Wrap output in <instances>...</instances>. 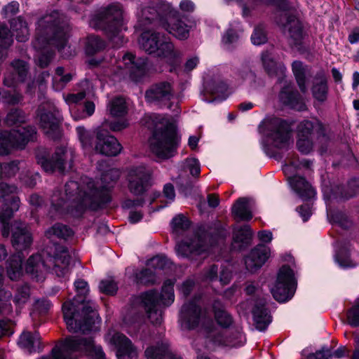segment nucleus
<instances>
[{
    "mask_svg": "<svg viewBox=\"0 0 359 359\" xmlns=\"http://www.w3.org/2000/svg\"><path fill=\"white\" fill-rule=\"evenodd\" d=\"M51 305L50 302L45 299L36 300L35 302V308L40 313L47 312L51 307Z\"/></svg>",
    "mask_w": 359,
    "mask_h": 359,
    "instance_id": "64",
    "label": "nucleus"
},
{
    "mask_svg": "<svg viewBox=\"0 0 359 359\" xmlns=\"http://www.w3.org/2000/svg\"><path fill=\"white\" fill-rule=\"evenodd\" d=\"M251 238L252 231L248 225H245L243 227L235 229L233 232V248L241 250L249 244Z\"/></svg>",
    "mask_w": 359,
    "mask_h": 359,
    "instance_id": "33",
    "label": "nucleus"
},
{
    "mask_svg": "<svg viewBox=\"0 0 359 359\" xmlns=\"http://www.w3.org/2000/svg\"><path fill=\"white\" fill-rule=\"evenodd\" d=\"M29 297L30 289L27 285H25L17 289L13 301L17 306H22L29 301Z\"/></svg>",
    "mask_w": 359,
    "mask_h": 359,
    "instance_id": "47",
    "label": "nucleus"
},
{
    "mask_svg": "<svg viewBox=\"0 0 359 359\" xmlns=\"http://www.w3.org/2000/svg\"><path fill=\"white\" fill-rule=\"evenodd\" d=\"M145 119L148 128L151 130L148 140L151 151L163 159L173 156L179 142L173 125L158 114L147 115Z\"/></svg>",
    "mask_w": 359,
    "mask_h": 359,
    "instance_id": "4",
    "label": "nucleus"
},
{
    "mask_svg": "<svg viewBox=\"0 0 359 359\" xmlns=\"http://www.w3.org/2000/svg\"><path fill=\"white\" fill-rule=\"evenodd\" d=\"M79 139L83 148H90L92 146L93 134L83 126L76 128Z\"/></svg>",
    "mask_w": 359,
    "mask_h": 359,
    "instance_id": "50",
    "label": "nucleus"
},
{
    "mask_svg": "<svg viewBox=\"0 0 359 359\" xmlns=\"http://www.w3.org/2000/svg\"><path fill=\"white\" fill-rule=\"evenodd\" d=\"M3 269L0 267V314H9L12 312V305L8 300L12 297L11 292L2 289Z\"/></svg>",
    "mask_w": 359,
    "mask_h": 359,
    "instance_id": "38",
    "label": "nucleus"
},
{
    "mask_svg": "<svg viewBox=\"0 0 359 359\" xmlns=\"http://www.w3.org/2000/svg\"><path fill=\"white\" fill-rule=\"evenodd\" d=\"M292 66V72L295 76L300 90L303 93L306 92V87L305 85V69L303 67L302 62L300 61H294Z\"/></svg>",
    "mask_w": 359,
    "mask_h": 359,
    "instance_id": "45",
    "label": "nucleus"
},
{
    "mask_svg": "<svg viewBox=\"0 0 359 359\" xmlns=\"http://www.w3.org/2000/svg\"><path fill=\"white\" fill-rule=\"evenodd\" d=\"M99 289L102 293L112 295L116 293L118 287L116 283L113 280L106 279L100 282Z\"/></svg>",
    "mask_w": 359,
    "mask_h": 359,
    "instance_id": "54",
    "label": "nucleus"
},
{
    "mask_svg": "<svg viewBox=\"0 0 359 359\" xmlns=\"http://www.w3.org/2000/svg\"><path fill=\"white\" fill-rule=\"evenodd\" d=\"M12 65L18 74L19 80L23 81L27 72V64L22 60H18L13 61Z\"/></svg>",
    "mask_w": 359,
    "mask_h": 359,
    "instance_id": "58",
    "label": "nucleus"
},
{
    "mask_svg": "<svg viewBox=\"0 0 359 359\" xmlns=\"http://www.w3.org/2000/svg\"><path fill=\"white\" fill-rule=\"evenodd\" d=\"M145 355L147 359H180L172 357L165 344L158 347L147 348L145 351Z\"/></svg>",
    "mask_w": 359,
    "mask_h": 359,
    "instance_id": "36",
    "label": "nucleus"
},
{
    "mask_svg": "<svg viewBox=\"0 0 359 359\" xmlns=\"http://www.w3.org/2000/svg\"><path fill=\"white\" fill-rule=\"evenodd\" d=\"M17 192L15 186L0 182V222L2 224L1 234L5 238L9 236L8 220L20 208Z\"/></svg>",
    "mask_w": 359,
    "mask_h": 359,
    "instance_id": "10",
    "label": "nucleus"
},
{
    "mask_svg": "<svg viewBox=\"0 0 359 359\" xmlns=\"http://www.w3.org/2000/svg\"><path fill=\"white\" fill-rule=\"evenodd\" d=\"M296 281L292 270L283 266L279 271L276 283L271 288V293L276 300L284 302L294 294Z\"/></svg>",
    "mask_w": 359,
    "mask_h": 359,
    "instance_id": "14",
    "label": "nucleus"
},
{
    "mask_svg": "<svg viewBox=\"0 0 359 359\" xmlns=\"http://www.w3.org/2000/svg\"><path fill=\"white\" fill-rule=\"evenodd\" d=\"M284 32H287L288 36L294 45L299 44L303 38V31L301 22L295 18L288 19L284 25Z\"/></svg>",
    "mask_w": 359,
    "mask_h": 359,
    "instance_id": "30",
    "label": "nucleus"
},
{
    "mask_svg": "<svg viewBox=\"0 0 359 359\" xmlns=\"http://www.w3.org/2000/svg\"><path fill=\"white\" fill-rule=\"evenodd\" d=\"M25 121V114L20 109L11 110L6 118V123L8 126H15Z\"/></svg>",
    "mask_w": 359,
    "mask_h": 359,
    "instance_id": "48",
    "label": "nucleus"
},
{
    "mask_svg": "<svg viewBox=\"0 0 359 359\" xmlns=\"http://www.w3.org/2000/svg\"><path fill=\"white\" fill-rule=\"evenodd\" d=\"M53 53L52 51L46 50V52H43L40 53L38 56L37 63L41 67H46L50 63L51 59L53 58Z\"/></svg>",
    "mask_w": 359,
    "mask_h": 359,
    "instance_id": "62",
    "label": "nucleus"
},
{
    "mask_svg": "<svg viewBox=\"0 0 359 359\" xmlns=\"http://www.w3.org/2000/svg\"><path fill=\"white\" fill-rule=\"evenodd\" d=\"M69 26L57 11L43 16L37 22L34 48L42 50L48 44L55 46L61 51L66 46Z\"/></svg>",
    "mask_w": 359,
    "mask_h": 359,
    "instance_id": "5",
    "label": "nucleus"
},
{
    "mask_svg": "<svg viewBox=\"0 0 359 359\" xmlns=\"http://www.w3.org/2000/svg\"><path fill=\"white\" fill-rule=\"evenodd\" d=\"M162 26L179 39H186L189 35L188 26L177 17L168 16L167 22H163Z\"/></svg>",
    "mask_w": 359,
    "mask_h": 359,
    "instance_id": "26",
    "label": "nucleus"
},
{
    "mask_svg": "<svg viewBox=\"0 0 359 359\" xmlns=\"http://www.w3.org/2000/svg\"><path fill=\"white\" fill-rule=\"evenodd\" d=\"M269 136L274 147L283 148L292 142L291 126L287 121L274 117L266 122Z\"/></svg>",
    "mask_w": 359,
    "mask_h": 359,
    "instance_id": "15",
    "label": "nucleus"
},
{
    "mask_svg": "<svg viewBox=\"0 0 359 359\" xmlns=\"http://www.w3.org/2000/svg\"><path fill=\"white\" fill-rule=\"evenodd\" d=\"M213 309L215 320L219 325L222 327H228L232 324L233 320L231 316L223 309L219 302L215 301L214 302Z\"/></svg>",
    "mask_w": 359,
    "mask_h": 359,
    "instance_id": "37",
    "label": "nucleus"
},
{
    "mask_svg": "<svg viewBox=\"0 0 359 359\" xmlns=\"http://www.w3.org/2000/svg\"><path fill=\"white\" fill-rule=\"evenodd\" d=\"M151 170L144 165H138L130 169L128 175V189L134 195L144 193L151 179Z\"/></svg>",
    "mask_w": 359,
    "mask_h": 359,
    "instance_id": "16",
    "label": "nucleus"
},
{
    "mask_svg": "<svg viewBox=\"0 0 359 359\" xmlns=\"http://www.w3.org/2000/svg\"><path fill=\"white\" fill-rule=\"evenodd\" d=\"M122 149L121 144L116 137L107 134V131L99 129L97 132L95 151L101 154L114 156Z\"/></svg>",
    "mask_w": 359,
    "mask_h": 359,
    "instance_id": "19",
    "label": "nucleus"
},
{
    "mask_svg": "<svg viewBox=\"0 0 359 359\" xmlns=\"http://www.w3.org/2000/svg\"><path fill=\"white\" fill-rule=\"evenodd\" d=\"M180 322L183 329L199 327L200 331L205 337L206 346L212 349L219 346L238 347L242 346L245 337L241 331L238 330L233 337H224L215 328L212 319L206 311H202L194 303L184 304L180 311Z\"/></svg>",
    "mask_w": 359,
    "mask_h": 359,
    "instance_id": "2",
    "label": "nucleus"
},
{
    "mask_svg": "<svg viewBox=\"0 0 359 359\" xmlns=\"http://www.w3.org/2000/svg\"><path fill=\"white\" fill-rule=\"evenodd\" d=\"M46 234L49 238H52L53 236H55L59 238L67 239L73 235V231L66 225L57 224L47 230Z\"/></svg>",
    "mask_w": 359,
    "mask_h": 359,
    "instance_id": "40",
    "label": "nucleus"
},
{
    "mask_svg": "<svg viewBox=\"0 0 359 359\" xmlns=\"http://www.w3.org/2000/svg\"><path fill=\"white\" fill-rule=\"evenodd\" d=\"M269 248L263 245H259L251 250L245 257L246 269L254 272L261 268L269 257Z\"/></svg>",
    "mask_w": 359,
    "mask_h": 359,
    "instance_id": "22",
    "label": "nucleus"
},
{
    "mask_svg": "<svg viewBox=\"0 0 359 359\" xmlns=\"http://www.w3.org/2000/svg\"><path fill=\"white\" fill-rule=\"evenodd\" d=\"M88 93V92L83 90L78 93L68 94L66 96L64 95V99L68 104H76L83 100Z\"/></svg>",
    "mask_w": 359,
    "mask_h": 359,
    "instance_id": "59",
    "label": "nucleus"
},
{
    "mask_svg": "<svg viewBox=\"0 0 359 359\" xmlns=\"http://www.w3.org/2000/svg\"><path fill=\"white\" fill-rule=\"evenodd\" d=\"M290 183L293 189L304 200L313 198L316 192L311 186L299 176H294L290 179Z\"/></svg>",
    "mask_w": 359,
    "mask_h": 359,
    "instance_id": "28",
    "label": "nucleus"
},
{
    "mask_svg": "<svg viewBox=\"0 0 359 359\" xmlns=\"http://www.w3.org/2000/svg\"><path fill=\"white\" fill-rule=\"evenodd\" d=\"M13 42L10 33L5 25H0V48H7Z\"/></svg>",
    "mask_w": 359,
    "mask_h": 359,
    "instance_id": "56",
    "label": "nucleus"
},
{
    "mask_svg": "<svg viewBox=\"0 0 359 359\" xmlns=\"http://www.w3.org/2000/svg\"><path fill=\"white\" fill-rule=\"evenodd\" d=\"M19 168L16 162H11L1 164L0 176L1 177H10L15 175Z\"/></svg>",
    "mask_w": 359,
    "mask_h": 359,
    "instance_id": "53",
    "label": "nucleus"
},
{
    "mask_svg": "<svg viewBox=\"0 0 359 359\" xmlns=\"http://www.w3.org/2000/svg\"><path fill=\"white\" fill-rule=\"evenodd\" d=\"M172 97V88L170 83L167 82H162L153 86L145 93L147 101L155 104L167 102Z\"/></svg>",
    "mask_w": 359,
    "mask_h": 359,
    "instance_id": "21",
    "label": "nucleus"
},
{
    "mask_svg": "<svg viewBox=\"0 0 359 359\" xmlns=\"http://www.w3.org/2000/svg\"><path fill=\"white\" fill-rule=\"evenodd\" d=\"M280 100L284 104L298 111L306 109V105L302 98L297 91L293 90L290 84H287L281 90Z\"/></svg>",
    "mask_w": 359,
    "mask_h": 359,
    "instance_id": "25",
    "label": "nucleus"
},
{
    "mask_svg": "<svg viewBox=\"0 0 359 359\" xmlns=\"http://www.w3.org/2000/svg\"><path fill=\"white\" fill-rule=\"evenodd\" d=\"M314 97L320 102H323L327 98V80L324 76L317 79L312 88Z\"/></svg>",
    "mask_w": 359,
    "mask_h": 359,
    "instance_id": "41",
    "label": "nucleus"
},
{
    "mask_svg": "<svg viewBox=\"0 0 359 359\" xmlns=\"http://www.w3.org/2000/svg\"><path fill=\"white\" fill-rule=\"evenodd\" d=\"M145 65V61L142 59H135V55L132 53L125 54L121 60L118 62V67L120 71L116 74H129L133 76L138 72H142Z\"/></svg>",
    "mask_w": 359,
    "mask_h": 359,
    "instance_id": "24",
    "label": "nucleus"
},
{
    "mask_svg": "<svg viewBox=\"0 0 359 359\" xmlns=\"http://www.w3.org/2000/svg\"><path fill=\"white\" fill-rule=\"evenodd\" d=\"M74 160V151L67 147H57L51 159L39 158L38 163L45 172L52 173L57 170L64 172L67 168H71Z\"/></svg>",
    "mask_w": 359,
    "mask_h": 359,
    "instance_id": "13",
    "label": "nucleus"
},
{
    "mask_svg": "<svg viewBox=\"0 0 359 359\" xmlns=\"http://www.w3.org/2000/svg\"><path fill=\"white\" fill-rule=\"evenodd\" d=\"M262 60L263 66L269 76H276L283 74L285 67L281 64H277L269 52H264L262 54Z\"/></svg>",
    "mask_w": 359,
    "mask_h": 359,
    "instance_id": "35",
    "label": "nucleus"
},
{
    "mask_svg": "<svg viewBox=\"0 0 359 359\" xmlns=\"http://www.w3.org/2000/svg\"><path fill=\"white\" fill-rule=\"evenodd\" d=\"M136 281L141 284L153 283L155 281L154 274L149 269H142L135 275Z\"/></svg>",
    "mask_w": 359,
    "mask_h": 359,
    "instance_id": "52",
    "label": "nucleus"
},
{
    "mask_svg": "<svg viewBox=\"0 0 359 359\" xmlns=\"http://www.w3.org/2000/svg\"><path fill=\"white\" fill-rule=\"evenodd\" d=\"M18 345L29 353L39 351L41 349V337L36 332L24 331L18 339Z\"/></svg>",
    "mask_w": 359,
    "mask_h": 359,
    "instance_id": "27",
    "label": "nucleus"
},
{
    "mask_svg": "<svg viewBox=\"0 0 359 359\" xmlns=\"http://www.w3.org/2000/svg\"><path fill=\"white\" fill-rule=\"evenodd\" d=\"M253 318L256 328L264 330L271 321V317L264 305H257L253 310Z\"/></svg>",
    "mask_w": 359,
    "mask_h": 359,
    "instance_id": "32",
    "label": "nucleus"
},
{
    "mask_svg": "<svg viewBox=\"0 0 359 359\" xmlns=\"http://www.w3.org/2000/svg\"><path fill=\"white\" fill-rule=\"evenodd\" d=\"M250 200L246 198H241L237 200L232 208V212L235 217L241 220L248 221L252 219L250 211Z\"/></svg>",
    "mask_w": 359,
    "mask_h": 359,
    "instance_id": "31",
    "label": "nucleus"
},
{
    "mask_svg": "<svg viewBox=\"0 0 359 359\" xmlns=\"http://www.w3.org/2000/svg\"><path fill=\"white\" fill-rule=\"evenodd\" d=\"M187 165L189 169L190 173L192 176L197 177L200 174V164L197 159L191 158L186 161Z\"/></svg>",
    "mask_w": 359,
    "mask_h": 359,
    "instance_id": "63",
    "label": "nucleus"
},
{
    "mask_svg": "<svg viewBox=\"0 0 359 359\" xmlns=\"http://www.w3.org/2000/svg\"><path fill=\"white\" fill-rule=\"evenodd\" d=\"M36 135L34 127L28 126L0 133V155H6L12 148H23Z\"/></svg>",
    "mask_w": 359,
    "mask_h": 359,
    "instance_id": "11",
    "label": "nucleus"
},
{
    "mask_svg": "<svg viewBox=\"0 0 359 359\" xmlns=\"http://www.w3.org/2000/svg\"><path fill=\"white\" fill-rule=\"evenodd\" d=\"M119 177V172L110 169L102 175L100 181L95 183L88 180L81 187L78 182L69 181L65 184L67 201H71L74 209L71 212L77 216L85 208L95 209L110 201V191Z\"/></svg>",
    "mask_w": 359,
    "mask_h": 359,
    "instance_id": "1",
    "label": "nucleus"
},
{
    "mask_svg": "<svg viewBox=\"0 0 359 359\" xmlns=\"http://www.w3.org/2000/svg\"><path fill=\"white\" fill-rule=\"evenodd\" d=\"M238 40V35L232 30H228L222 37V43L226 48H230V46Z\"/></svg>",
    "mask_w": 359,
    "mask_h": 359,
    "instance_id": "61",
    "label": "nucleus"
},
{
    "mask_svg": "<svg viewBox=\"0 0 359 359\" xmlns=\"http://www.w3.org/2000/svg\"><path fill=\"white\" fill-rule=\"evenodd\" d=\"M106 42L97 36H90L87 39L86 51L88 55H94L104 50Z\"/></svg>",
    "mask_w": 359,
    "mask_h": 359,
    "instance_id": "43",
    "label": "nucleus"
},
{
    "mask_svg": "<svg viewBox=\"0 0 359 359\" xmlns=\"http://www.w3.org/2000/svg\"><path fill=\"white\" fill-rule=\"evenodd\" d=\"M348 323L353 327L359 326V299L347 312Z\"/></svg>",
    "mask_w": 359,
    "mask_h": 359,
    "instance_id": "51",
    "label": "nucleus"
},
{
    "mask_svg": "<svg viewBox=\"0 0 359 359\" xmlns=\"http://www.w3.org/2000/svg\"><path fill=\"white\" fill-rule=\"evenodd\" d=\"M108 109L113 116H123L127 113V106L122 97L113 99L108 104Z\"/></svg>",
    "mask_w": 359,
    "mask_h": 359,
    "instance_id": "44",
    "label": "nucleus"
},
{
    "mask_svg": "<svg viewBox=\"0 0 359 359\" xmlns=\"http://www.w3.org/2000/svg\"><path fill=\"white\" fill-rule=\"evenodd\" d=\"M172 228L175 230H184L189 228V221L182 215H179L172 220Z\"/></svg>",
    "mask_w": 359,
    "mask_h": 359,
    "instance_id": "57",
    "label": "nucleus"
},
{
    "mask_svg": "<svg viewBox=\"0 0 359 359\" xmlns=\"http://www.w3.org/2000/svg\"><path fill=\"white\" fill-rule=\"evenodd\" d=\"M336 262L344 268L353 267L356 265L349 257L348 249L346 246L340 248L335 256Z\"/></svg>",
    "mask_w": 359,
    "mask_h": 359,
    "instance_id": "46",
    "label": "nucleus"
},
{
    "mask_svg": "<svg viewBox=\"0 0 359 359\" xmlns=\"http://www.w3.org/2000/svg\"><path fill=\"white\" fill-rule=\"evenodd\" d=\"M90 25L102 29L115 46L118 47L125 43L122 32L126 30L127 27L121 4H112L102 8L92 19Z\"/></svg>",
    "mask_w": 359,
    "mask_h": 359,
    "instance_id": "6",
    "label": "nucleus"
},
{
    "mask_svg": "<svg viewBox=\"0 0 359 359\" xmlns=\"http://www.w3.org/2000/svg\"><path fill=\"white\" fill-rule=\"evenodd\" d=\"M69 260L70 256L65 250H62L60 254L55 257L50 258L48 262L43 261L40 255H34L27 259L25 271L31 276L32 278L40 281L44 279L45 274L50 268V264H53V271L55 274L58 277H65L69 273Z\"/></svg>",
    "mask_w": 359,
    "mask_h": 359,
    "instance_id": "7",
    "label": "nucleus"
},
{
    "mask_svg": "<svg viewBox=\"0 0 359 359\" xmlns=\"http://www.w3.org/2000/svg\"><path fill=\"white\" fill-rule=\"evenodd\" d=\"M174 282L172 280L165 281L161 293L159 295L156 291L151 290L142 295V302L150 321L154 325H160L163 322L161 304L170 306L175 300Z\"/></svg>",
    "mask_w": 359,
    "mask_h": 359,
    "instance_id": "8",
    "label": "nucleus"
},
{
    "mask_svg": "<svg viewBox=\"0 0 359 359\" xmlns=\"http://www.w3.org/2000/svg\"><path fill=\"white\" fill-rule=\"evenodd\" d=\"M19 11V4L17 1H11L5 6L2 11L1 14L4 18L11 17L16 14Z\"/></svg>",
    "mask_w": 359,
    "mask_h": 359,
    "instance_id": "60",
    "label": "nucleus"
},
{
    "mask_svg": "<svg viewBox=\"0 0 359 359\" xmlns=\"http://www.w3.org/2000/svg\"><path fill=\"white\" fill-rule=\"evenodd\" d=\"M40 126L50 138L55 140L60 136L59 111L50 103L41 104L37 109Z\"/></svg>",
    "mask_w": 359,
    "mask_h": 359,
    "instance_id": "12",
    "label": "nucleus"
},
{
    "mask_svg": "<svg viewBox=\"0 0 359 359\" xmlns=\"http://www.w3.org/2000/svg\"><path fill=\"white\" fill-rule=\"evenodd\" d=\"M11 28L18 41H26L29 35L27 23L21 17L13 19L11 22Z\"/></svg>",
    "mask_w": 359,
    "mask_h": 359,
    "instance_id": "34",
    "label": "nucleus"
},
{
    "mask_svg": "<svg viewBox=\"0 0 359 359\" xmlns=\"http://www.w3.org/2000/svg\"><path fill=\"white\" fill-rule=\"evenodd\" d=\"M64 68L62 67H57L55 70V75L53 79V87L55 90H62L72 79L70 73L64 74Z\"/></svg>",
    "mask_w": 359,
    "mask_h": 359,
    "instance_id": "42",
    "label": "nucleus"
},
{
    "mask_svg": "<svg viewBox=\"0 0 359 359\" xmlns=\"http://www.w3.org/2000/svg\"><path fill=\"white\" fill-rule=\"evenodd\" d=\"M251 41L254 45L257 46L266 43L267 38L264 30L260 27H256L251 36Z\"/></svg>",
    "mask_w": 359,
    "mask_h": 359,
    "instance_id": "55",
    "label": "nucleus"
},
{
    "mask_svg": "<svg viewBox=\"0 0 359 359\" xmlns=\"http://www.w3.org/2000/svg\"><path fill=\"white\" fill-rule=\"evenodd\" d=\"M23 257L18 252L13 255L7 262L6 273L11 280H19L22 274L23 270L22 266Z\"/></svg>",
    "mask_w": 359,
    "mask_h": 359,
    "instance_id": "29",
    "label": "nucleus"
},
{
    "mask_svg": "<svg viewBox=\"0 0 359 359\" xmlns=\"http://www.w3.org/2000/svg\"><path fill=\"white\" fill-rule=\"evenodd\" d=\"M139 45L145 52L149 54L156 53L158 57L164 58L170 65L175 64L181 55L170 41L166 40L159 33L150 30L141 34Z\"/></svg>",
    "mask_w": 359,
    "mask_h": 359,
    "instance_id": "9",
    "label": "nucleus"
},
{
    "mask_svg": "<svg viewBox=\"0 0 359 359\" xmlns=\"http://www.w3.org/2000/svg\"><path fill=\"white\" fill-rule=\"evenodd\" d=\"M269 248L263 245H259L251 250L245 257L246 269L254 272L261 268L269 257Z\"/></svg>",
    "mask_w": 359,
    "mask_h": 359,
    "instance_id": "23",
    "label": "nucleus"
},
{
    "mask_svg": "<svg viewBox=\"0 0 359 359\" xmlns=\"http://www.w3.org/2000/svg\"><path fill=\"white\" fill-rule=\"evenodd\" d=\"M314 137H305V136H297V147L302 154H309L313 147Z\"/></svg>",
    "mask_w": 359,
    "mask_h": 359,
    "instance_id": "49",
    "label": "nucleus"
},
{
    "mask_svg": "<svg viewBox=\"0 0 359 359\" xmlns=\"http://www.w3.org/2000/svg\"><path fill=\"white\" fill-rule=\"evenodd\" d=\"M175 250L179 256L194 259L196 256L203 254L205 255L203 257L205 258L208 248L203 241L195 236L190 241H183L178 243L175 247Z\"/></svg>",
    "mask_w": 359,
    "mask_h": 359,
    "instance_id": "20",
    "label": "nucleus"
},
{
    "mask_svg": "<svg viewBox=\"0 0 359 359\" xmlns=\"http://www.w3.org/2000/svg\"><path fill=\"white\" fill-rule=\"evenodd\" d=\"M74 286L77 295L74 299V302H67L63 304L64 319L69 332H81L85 334L92 329L97 319V314L93 304L83 305L85 297L89 291L87 282L77 280L74 282Z\"/></svg>",
    "mask_w": 359,
    "mask_h": 359,
    "instance_id": "3",
    "label": "nucleus"
},
{
    "mask_svg": "<svg viewBox=\"0 0 359 359\" xmlns=\"http://www.w3.org/2000/svg\"><path fill=\"white\" fill-rule=\"evenodd\" d=\"M320 128L317 122L304 120L297 127V136H305V137H314L316 132Z\"/></svg>",
    "mask_w": 359,
    "mask_h": 359,
    "instance_id": "39",
    "label": "nucleus"
},
{
    "mask_svg": "<svg viewBox=\"0 0 359 359\" xmlns=\"http://www.w3.org/2000/svg\"><path fill=\"white\" fill-rule=\"evenodd\" d=\"M107 339L116 348L118 359H136L137 351L131 341L125 335L118 332H109Z\"/></svg>",
    "mask_w": 359,
    "mask_h": 359,
    "instance_id": "18",
    "label": "nucleus"
},
{
    "mask_svg": "<svg viewBox=\"0 0 359 359\" xmlns=\"http://www.w3.org/2000/svg\"><path fill=\"white\" fill-rule=\"evenodd\" d=\"M8 226L9 233L12 231V245L16 251L26 250L31 246L32 235L25 223L16 220L11 224L8 222Z\"/></svg>",
    "mask_w": 359,
    "mask_h": 359,
    "instance_id": "17",
    "label": "nucleus"
}]
</instances>
